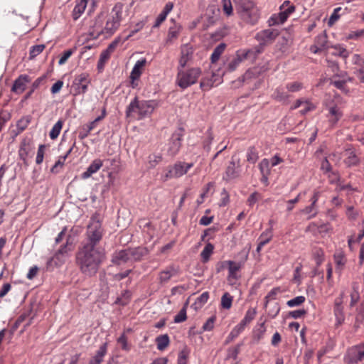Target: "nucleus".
<instances>
[{
	"label": "nucleus",
	"mask_w": 364,
	"mask_h": 364,
	"mask_svg": "<svg viewBox=\"0 0 364 364\" xmlns=\"http://www.w3.org/2000/svg\"><path fill=\"white\" fill-rule=\"evenodd\" d=\"M30 117L28 116L23 117L16 123V127L19 132H23L28 126L30 123Z\"/></svg>",
	"instance_id": "obj_49"
},
{
	"label": "nucleus",
	"mask_w": 364,
	"mask_h": 364,
	"mask_svg": "<svg viewBox=\"0 0 364 364\" xmlns=\"http://www.w3.org/2000/svg\"><path fill=\"white\" fill-rule=\"evenodd\" d=\"M122 18V6L115 5L110 14L107 16L105 25V38L112 36L120 26Z\"/></svg>",
	"instance_id": "obj_5"
},
{
	"label": "nucleus",
	"mask_w": 364,
	"mask_h": 364,
	"mask_svg": "<svg viewBox=\"0 0 364 364\" xmlns=\"http://www.w3.org/2000/svg\"><path fill=\"white\" fill-rule=\"evenodd\" d=\"M334 314L336 318L337 322L338 324L342 323L344 321V315H343V308L342 306H334Z\"/></svg>",
	"instance_id": "obj_51"
},
{
	"label": "nucleus",
	"mask_w": 364,
	"mask_h": 364,
	"mask_svg": "<svg viewBox=\"0 0 364 364\" xmlns=\"http://www.w3.org/2000/svg\"><path fill=\"white\" fill-rule=\"evenodd\" d=\"M179 269L174 265H169L161 271L159 275V280L161 284L167 283L173 277L178 274Z\"/></svg>",
	"instance_id": "obj_16"
},
{
	"label": "nucleus",
	"mask_w": 364,
	"mask_h": 364,
	"mask_svg": "<svg viewBox=\"0 0 364 364\" xmlns=\"http://www.w3.org/2000/svg\"><path fill=\"white\" fill-rule=\"evenodd\" d=\"M348 13V9L347 7L346 8H341L338 7L336 8L332 14L331 15L328 21V26H332L341 17V15H344Z\"/></svg>",
	"instance_id": "obj_25"
},
{
	"label": "nucleus",
	"mask_w": 364,
	"mask_h": 364,
	"mask_svg": "<svg viewBox=\"0 0 364 364\" xmlns=\"http://www.w3.org/2000/svg\"><path fill=\"white\" fill-rule=\"evenodd\" d=\"M313 256L318 266H319L324 259V252L320 248H315L314 250Z\"/></svg>",
	"instance_id": "obj_47"
},
{
	"label": "nucleus",
	"mask_w": 364,
	"mask_h": 364,
	"mask_svg": "<svg viewBox=\"0 0 364 364\" xmlns=\"http://www.w3.org/2000/svg\"><path fill=\"white\" fill-rule=\"evenodd\" d=\"M356 311L355 321L357 323H361L364 321V299L357 308Z\"/></svg>",
	"instance_id": "obj_46"
},
{
	"label": "nucleus",
	"mask_w": 364,
	"mask_h": 364,
	"mask_svg": "<svg viewBox=\"0 0 364 364\" xmlns=\"http://www.w3.org/2000/svg\"><path fill=\"white\" fill-rule=\"evenodd\" d=\"M112 262L116 265L130 262L127 249L115 252L112 256Z\"/></svg>",
	"instance_id": "obj_23"
},
{
	"label": "nucleus",
	"mask_w": 364,
	"mask_h": 364,
	"mask_svg": "<svg viewBox=\"0 0 364 364\" xmlns=\"http://www.w3.org/2000/svg\"><path fill=\"white\" fill-rule=\"evenodd\" d=\"M117 343L121 346L123 350L129 351L130 350V346L128 344L127 337L124 333L122 334L118 338Z\"/></svg>",
	"instance_id": "obj_53"
},
{
	"label": "nucleus",
	"mask_w": 364,
	"mask_h": 364,
	"mask_svg": "<svg viewBox=\"0 0 364 364\" xmlns=\"http://www.w3.org/2000/svg\"><path fill=\"white\" fill-rule=\"evenodd\" d=\"M65 256H59V258H55V255L50 258V259L47 262V267H50L54 264L55 266H60L65 262Z\"/></svg>",
	"instance_id": "obj_54"
},
{
	"label": "nucleus",
	"mask_w": 364,
	"mask_h": 364,
	"mask_svg": "<svg viewBox=\"0 0 364 364\" xmlns=\"http://www.w3.org/2000/svg\"><path fill=\"white\" fill-rule=\"evenodd\" d=\"M343 162L348 167H351L359 165L360 159L354 149L349 148L346 150V158Z\"/></svg>",
	"instance_id": "obj_20"
},
{
	"label": "nucleus",
	"mask_w": 364,
	"mask_h": 364,
	"mask_svg": "<svg viewBox=\"0 0 364 364\" xmlns=\"http://www.w3.org/2000/svg\"><path fill=\"white\" fill-rule=\"evenodd\" d=\"M233 297L228 292H225L221 298V306L225 309H229L232 306Z\"/></svg>",
	"instance_id": "obj_40"
},
{
	"label": "nucleus",
	"mask_w": 364,
	"mask_h": 364,
	"mask_svg": "<svg viewBox=\"0 0 364 364\" xmlns=\"http://www.w3.org/2000/svg\"><path fill=\"white\" fill-rule=\"evenodd\" d=\"M106 353L107 343H104L99 348L96 352V354L90 359L88 364H100L102 362L103 358Z\"/></svg>",
	"instance_id": "obj_26"
},
{
	"label": "nucleus",
	"mask_w": 364,
	"mask_h": 364,
	"mask_svg": "<svg viewBox=\"0 0 364 364\" xmlns=\"http://www.w3.org/2000/svg\"><path fill=\"white\" fill-rule=\"evenodd\" d=\"M159 107L156 100H138L135 97L129 105L126 110L127 117H134L138 120L151 115L154 109Z\"/></svg>",
	"instance_id": "obj_2"
},
{
	"label": "nucleus",
	"mask_w": 364,
	"mask_h": 364,
	"mask_svg": "<svg viewBox=\"0 0 364 364\" xmlns=\"http://www.w3.org/2000/svg\"><path fill=\"white\" fill-rule=\"evenodd\" d=\"M306 313H307L306 310L302 309L291 311L289 313V315L290 317L296 319V318H299L304 316L306 314Z\"/></svg>",
	"instance_id": "obj_63"
},
{
	"label": "nucleus",
	"mask_w": 364,
	"mask_h": 364,
	"mask_svg": "<svg viewBox=\"0 0 364 364\" xmlns=\"http://www.w3.org/2000/svg\"><path fill=\"white\" fill-rule=\"evenodd\" d=\"M90 82V78L87 74L83 73L77 75L73 81V87L75 92V95L85 93Z\"/></svg>",
	"instance_id": "obj_14"
},
{
	"label": "nucleus",
	"mask_w": 364,
	"mask_h": 364,
	"mask_svg": "<svg viewBox=\"0 0 364 364\" xmlns=\"http://www.w3.org/2000/svg\"><path fill=\"white\" fill-rule=\"evenodd\" d=\"M364 358V344L353 346L348 349L345 355V362L348 364H355Z\"/></svg>",
	"instance_id": "obj_11"
},
{
	"label": "nucleus",
	"mask_w": 364,
	"mask_h": 364,
	"mask_svg": "<svg viewBox=\"0 0 364 364\" xmlns=\"http://www.w3.org/2000/svg\"><path fill=\"white\" fill-rule=\"evenodd\" d=\"M193 166V163H186L182 161H177L173 165L168 167V171L165 175L166 179L178 178L182 177Z\"/></svg>",
	"instance_id": "obj_8"
},
{
	"label": "nucleus",
	"mask_w": 364,
	"mask_h": 364,
	"mask_svg": "<svg viewBox=\"0 0 364 364\" xmlns=\"http://www.w3.org/2000/svg\"><path fill=\"white\" fill-rule=\"evenodd\" d=\"M157 348L159 350H164L169 345V337L167 334L161 335L156 338Z\"/></svg>",
	"instance_id": "obj_31"
},
{
	"label": "nucleus",
	"mask_w": 364,
	"mask_h": 364,
	"mask_svg": "<svg viewBox=\"0 0 364 364\" xmlns=\"http://www.w3.org/2000/svg\"><path fill=\"white\" fill-rule=\"evenodd\" d=\"M235 9L242 18L252 24L257 20V13L254 11L255 3L251 0H233Z\"/></svg>",
	"instance_id": "obj_4"
},
{
	"label": "nucleus",
	"mask_w": 364,
	"mask_h": 364,
	"mask_svg": "<svg viewBox=\"0 0 364 364\" xmlns=\"http://www.w3.org/2000/svg\"><path fill=\"white\" fill-rule=\"evenodd\" d=\"M162 159L161 156L151 154L149 156V164L150 168L155 167Z\"/></svg>",
	"instance_id": "obj_59"
},
{
	"label": "nucleus",
	"mask_w": 364,
	"mask_h": 364,
	"mask_svg": "<svg viewBox=\"0 0 364 364\" xmlns=\"http://www.w3.org/2000/svg\"><path fill=\"white\" fill-rule=\"evenodd\" d=\"M141 75V70H132L129 79L130 84L133 88H135L138 86V81Z\"/></svg>",
	"instance_id": "obj_39"
},
{
	"label": "nucleus",
	"mask_w": 364,
	"mask_h": 364,
	"mask_svg": "<svg viewBox=\"0 0 364 364\" xmlns=\"http://www.w3.org/2000/svg\"><path fill=\"white\" fill-rule=\"evenodd\" d=\"M223 8L224 12L230 16L232 14V6L230 0H222Z\"/></svg>",
	"instance_id": "obj_61"
},
{
	"label": "nucleus",
	"mask_w": 364,
	"mask_h": 364,
	"mask_svg": "<svg viewBox=\"0 0 364 364\" xmlns=\"http://www.w3.org/2000/svg\"><path fill=\"white\" fill-rule=\"evenodd\" d=\"M341 97L336 95L333 99L326 102L325 105L326 117L331 129L335 127L338 121L343 117V112L341 107Z\"/></svg>",
	"instance_id": "obj_3"
},
{
	"label": "nucleus",
	"mask_w": 364,
	"mask_h": 364,
	"mask_svg": "<svg viewBox=\"0 0 364 364\" xmlns=\"http://www.w3.org/2000/svg\"><path fill=\"white\" fill-rule=\"evenodd\" d=\"M306 299L304 296H298L292 299L289 300L287 304L289 307H295L300 306L305 301Z\"/></svg>",
	"instance_id": "obj_50"
},
{
	"label": "nucleus",
	"mask_w": 364,
	"mask_h": 364,
	"mask_svg": "<svg viewBox=\"0 0 364 364\" xmlns=\"http://www.w3.org/2000/svg\"><path fill=\"white\" fill-rule=\"evenodd\" d=\"M104 259V252L92 245H83L77 255V262L81 272L90 277L97 272Z\"/></svg>",
	"instance_id": "obj_1"
},
{
	"label": "nucleus",
	"mask_w": 364,
	"mask_h": 364,
	"mask_svg": "<svg viewBox=\"0 0 364 364\" xmlns=\"http://www.w3.org/2000/svg\"><path fill=\"white\" fill-rule=\"evenodd\" d=\"M63 127V121L58 120L52 127L49 136L51 139H55L59 136Z\"/></svg>",
	"instance_id": "obj_38"
},
{
	"label": "nucleus",
	"mask_w": 364,
	"mask_h": 364,
	"mask_svg": "<svg viewBox=\"0 0 364 364\" xmlns=\"http://www.w3.org/2000/svg\"><path fill=\"white\" fill-rule=\"evenodd\" d=\"M258 166L263 177L267 180V175L269 173V161L264 159L260 161Z\"/></svg>",
	"instance_id": "obj_43"
},
{
	"label": "nucleus",
	"mask_w": 364,
	"mask_h": 364,
	"mask_svg": "<svg viewBox=\"0 0 364 364\" xmlns=\"http://www.w3.org/2000/svg\"><path fill=\"white\" fill-rule=\"evenodd\" d=\"M97 124L92 121L90 123L84 125L79 132V138L80 139H85L90 134V132L95 128Z\"/></svg>",
	"instance_id": "obj_34"
},
{
	"label": "nucleus",
	"mask_w": 364,
	"mask_h": 364,
	"mask_svg": "<svg viewBox=\"0 0 364 364\" xmlns=\"http://www.w3.org/2000/svg\"><path fill=\"white\" fill-rule=\"evenodd\" d=\"M73 146H71L64 156H60L58 160L55 162V165L52 167L51 171L53 173H58V167H62L64 164L65 161L68 158V155L71 153Z\"/></svg>",
	"instance_id": "obj_37"
},
{
	"label": "nucleus",
	"mask_w": 364,
	"mask_h": 364,
	"mask_svg": "<svg viewBox=\"0 0 364 364\" xmlns=\"http://www.w3.org/2000/svg\"><path fill=\"white\" fill-rule=\"evenodd\" d=\"M173 8V2H168L166 4L163 11L157 16L153 28H158L166 18L167 15L171 11Z\"/></svg>",
	"instance_id": "obj_24"
},
{
	"label": "nucleus",
	"mask_w": 364,
	"mask_h": 364,
	"mask_svg": "<svg viewBox=\"0 0 364 364\" xmlns=\"http://www.w3.org/2000/svg\"><path fill=\"white\" fill-rule=\"evenodd\" d=\"M272 238V230L269 228L263 232L259 237L258 242H260V245H267Z\"/></svg>",
	"instance_id": "obj_36"
},
{
	"label": "nucleus",
	"mask_w": 364,
	"mask_h": 364,
	"mask_svg": "<svg viewBox=\"0 0 364 364\" xmlns=\"http://www.w3.org/2000/svg\"><path fill=\"white\" fill-rule=\"evenodd\" d=\"M208 293L207 291L203 292L196 299L195 302L192 304V307L196 310L202 308V306L208 301Z\"/></svg>",
	"instance_id": "obj_33"
},
{
	"label": "nucleus",
	"mask_w": 364,
	"mask_h": 364,
	"mask_svg": "<svg viewBox=\"0 0 364 364\" xmlns=\"http://www.w3.org/2000/svg\"><path fill=\"white\" fill-rule=\"evenodd\" d=\"M259 156L256 149L253 146L250 147L247 152V160L251 164H255L258 160Z\"/></svg>",
	"instance_id": "obj_44"
},
{
	"label": "nucleus",
	"mask_w": 364,
	"mask_h": 364,
	"mask_svg": "<svg viewBox=\"0 0 364 364\" xmlns=\"http://www.w3.org/2000/svg\"><path fill=\"white\" fill-rule=\"evenodd\" d=\"M282 290L279 287H275L272 289L265 296L266 304L268 303L269 300H274L276 299V296L278 294L281 293Z\"/></svg>",
	"instance_id": "obj_57"
},
{
	"label": "nucleus",
	"mask_w": 364,
	"mask_h": 364,
	"mask_svg": "<svg viewBox=\"0 0 364 364\" xmlns=\"http://www.w3.org/2000/svg\"><path fill=\"white\" fill-rule=\"evenodd\" d=\"M239 176H240L239 162H237V164L234 160H232L226 168L225 175L223 176V179H225L226 181H229V180L236 178Z\"/></svg>",
	"instance_id": "obj_19"
},
{
	"label": "nucleus",
	"mask_w": 364,
	"mask_h": 364,
	"mask_svg": "<svg viewBox=\"0 0 364 364\" xmlns=\"http://www.w3.org/2000/svg\"><path fill=\"white\" fill-rule=\"evenodd\" d=\"M360 299V294L358 291V287L356 284H354L353 287V291L350 294V307H353Z\"/></svg>",
	"instance_id": "obj_45"
},
{
	"label": "nucleus",
	"mask_w": 364,
	"mask_h": 364,
	"mask_svg": "<svg viewBox=\"0 0 364 364\" xmlns=\"http://www.w3.org/2000/svg\"><path fill=\"white\" fill-rule=\"evenodd\" d=\"M260 53L261 50L258 49V48H255L254 50H239L237 52L236 58L230 63L229 68H232L237 65V62H241L244 60H252L255 58L256 55Z\"/></svg>",
	"instance_id": "obj_13"
},
{
	"label": "nucleus",
	"mask_w": 364,
	"mask_h": 364,
	"mask_svg": "<svg viewBox=\"0 0 364 364\" xmlns=\"http://www.w3.org/2000/svg\"><path fill=\"white\" fill-rule=\"evenodd\" d=\"M211 75V78L208 79L207 82H205V80L200 82L201 87L205 85L212 87L215 85H217L220 83V74L215 73V72L211 71L210 73H208V75Z\"/></svg>",
	"instance_id": "obj_30"
},
{
	"label": "nucleus",
	"mask_w": 364,
	"mask_h": 364,
	"mask_svg": "<svg viewBox=\"0 0 364 364\" xmlns=\"http://www.w3.org/2000/svg\"><path fill=\"white\" fill-rule=\"evenodd\" d=\"M45 148H46V146L43 144H41L38 146V151H37V156H36V162L37 164H41L43 161Z\"/></svg>",
	"instance_id": "obj_62"
},
{
	"label": "nucleus",
	"mask_w": 364,
	"mask_h": 364,
	"mask_svg": "<svg viewBox=\"0 0 364 364\" xmlns=\"http://www.w3.org/2000/svg\"><path fill=\"white\" fill-rule=\"evenodd\" d=\"M130 262H137L147 255L148 251L146 248L138 247L132 249H127Z\"/></svg>",
	"instance_id": "obj_22"
},
{
	"label": "nucleus",
	"mask_w": 364,
	"mask_h": 364,
	"mask_svg": "<svg viewBox=\"0 0 364 364\" xmlns=\"http://www.w3.org/2000/svg\"><path fill=\"white\" fill-rule=\"evenodd\" d=\"M335 263L336 264V271L341 273L346 263V259L343 252H337L333 256Z\"/></svg>",
	"instance_id": "obj_28"
},
{
	"label": "nucleus",
	"mask_w": 364,
	"mask_h": 364,
	"mask_svg": "<svg viewBox=\"0 0 364 364\" xmlns=\"http://www.w3.org/2000/svg\"><path fill=\"white\" fill-rule=\"evenodd\" d=\"M103 166V161L100 159H96L92 161L87 170L82 173V178L86 179L90 178L92 174L97 173Z\"/></svg>",
	"instance_id": "obj_21"
},
{
	"label": "nucleus",
	"mask_w": 364,
	"mask_h": 364,
	"mask_svg": "<svg viewBox=\"0 0 364 364\" xmlns=\"http://www.w3.org/2000/svg\"><path fill=\"white\" fill-rule=\"evenodd\" d=\"M215 321V316L210 317L203 324L202 328L204 331H210L213 329Z\"/></svg>",
	"instance_id": "obj_60"
},
{
	"label": "nucleus",
	"mask_w": 364,
	"mask_h": 364,
	"mask_svg": "<svg viewBox=\"0 0 364 364\" xmlns=\"http://www.w3.org/2000/svg\"><path fill=\"white\" fill-rule=\"evenodd\" d=\"M327 34L323 31L316 37L314 45L311 46L310 50L314 53L321 52L327 48Z\"/></svg>",
	"instance_id": "obj_17"
},
{
	"label": "nucleus",
	"mask_w": 364,
	"mask_h": 364,
	"mask_svg": "<svg viewBox=\"0 0 364 364\" xmlns=\"http://www.w3.org/2000/svg\"><path fill=\"white\" fill-rule=\"evenodd\" d=\"M28 152H29V147L26 144L21 145V146L20 147V149L18 151V155H19L21 159H22L24 162H26V159L28 156Z\"/></svg>",
	"instance_id": "obj_56"
},
{
	"label": "nucleus",
	"mask_w": 364,
	"mask_h": 364,
	"mask_svg": "<svg viewBox=\"0 0 364 364\" xmlns=\"http://www.w3.org/2000/svg\"><path fill=\"white\" fill-rule=\"evenodd\" d=\"M183 135L181 133H173L168 143L167 153L171 156H176L181 146Z\"/></svg>",
	"instance_id": "obj_15"
},
{
	"label": "nucleus",
	"mask_w": 364,
	"mask_h": 364,
	"mask_svg": "<svg viewBox=\"0 0 364 364\" xmlns=\"http://www.w3.org/2000/svg\"><path fill=\"white\" fill-rule=\"evenodd\" d=\"M278 36L279 31L276 29H265L261 31L255 36V38L259 43V46L256 48H258V49L262 51L266 45L272 43Z\"/></svg>",
	"instance_id": "obj_9"
},
{
	"label": "nucleus",
	"mask_w": 364,
	"mask_h": 364,
	"mask_svg": "<svg viewBox=\"0 0 364 364\" xmlns=\"http://www.w3.org/2000/svg\"><path fill=\"white\" fill-rule=\"evenodd\" d=\"M266 332V327L264 326V323H262L259 325L257 328H256L253 332L254 338L257 341H259L263 338L264 333Z\"/></svg>",
	"instance_id": "obj_42"
},
{
	"label": "nucleus",
	"mask_w": 364,
	"mask_h": 364,
	"mask_svg": "<svg viewBox=\"0 0 364 364\" xmlns=\"http://www.w3.org/2000/svg\"><path fill=\"white\" fill-rule=\"evenodd\" d=\"M287 18L288 16L282 11L279 12L277 16H273L271 17L269 21L272 23L270 25L284 23L287 21Z\"/></svg>",
	"instance_id": "obj_41"
},
{
	"label": "nucleus",
	"mask_w": 364,
	"mask_h": 364,
	"mask_svg": "<svg viewBox=\"0 0 364 364\" xmlns=\"http://www.w3.org/2000/svg\"><path fill=\"white\" fill-rule=\"evenodd\" d=\"M45 47L46 46L44 44H39L32 46L30 49V58H33L42 53Z\"/></svg>",
	"instance_id": "obj_52"
},
{
	"label": "nucleus",
	"mask_w": 364,
	"mask_h": 364,
	"mask_svg": "<svg viewBox=\"0 0 364 364\" xmlns=\"http://www.w3.org/2000/svg\"><path fill=\"white\" fill-rule=\"evenodd\" d=\"M90 3V0H79L73 11V18L74 20L79 18L80 15L84 12L87 4Z\"/></svg>",
	"instance_id": "obj_27"
},
{
	"label": "nucleus",
	"mask_w": 364,
	"mask_h": 364,
	"mask_svg": "<svg viewBox=\"0 0 364 364\" xmlns=\"http://www.w3.org/2000/svg\"><path fill=\"white\" fill-rule=\"evenodd\" d=\"M226 48V44L224 43H220L218 46H217L215 49L213 50V52L210 56V60L213 63L218 61L221 55V54L224 52L225 49Z\"/></svg>",
	"instance_id": "obj_32"
},
{
	"label": "nucleus",
	"mask_w": 364,
	"mask_h": 364,
	"mask_svg": "<svg viewBox=\"0 0 364 364\" xmlns=\"http://www.w3.org/2000/svg\"><path fill=\"white\" fill-rule=\"evenodd\" d=\"M87 235L88 242L85 245L97 247V243L101 240L103 235V229L100 220L96 216L92 217L87 227Z\"/></svg>",
	"instance_id": "obj_6"
},
{
	"label": "nucleus",
	"mask_w": 364,
	"mask_h": 364,
	"mask_svg": "<svg viewBox=\"0 0 364 364\" xmlns=\"http://www.w3.org/2000/svg\"><path fill=\"white\" fill-rule=\"evenodd\" d=\"M110 54L111 53L107 49L102 51L97 63V68H101L103 66V63L109 58Z\"/></svg>",
	"instance_id": "obj_58"
},
{
	"label": "nucleus",
	"mask_w": 364,
	"mask_h": 364,
	"mask_svg": "<svg viewBox=\"0 0 364 364\" xmlns=\"http://www.w3.org/2000/svg\"><path fill=\"white\" fill-rule=\"evenodd\" d=\"M28 82L27 76H21L16 79L12 87V90L16 92H22L26 88V84Z\"/></svg>",
	"instance_id": "obj_29"
},
{
	"label": "nucleus",
	"mask_w": 364,
	"mask_h": 364,
	"mask_svg": "<svg viewBox=\"0 0 364 364\" xmlns=\"http://www.w3.org/2000/svg\"><path fill=\"white\" fill-rule=\"evenodd\" d=\"M193 54V48L190 44H185L181 47L179 64L181 68H184L187 63L192 59Z\"/></svg>",
	"instance_id": "obj_18"
},
{
	"label": "nucleus",
	"mask_w": 364,
	"mask_h": 364,
	"mask_svg": "<svg viewBox=\"0 0 364 364\" xmlns=\"http://www.w3.org/2000/svg\"><path fill=\"white\" fill-rule=\"evenodd\" d=\"M364 237V230H363L358 235L357 237L354 238L353 237H350L348 240V246L350 249H352L353 244L355 242H359Z\"/></svg>",
	"instance_id": "obj_64"
},
{
	"label": "nucleus",
	"mask_w": 364,
	"mask_h": 364,
	"mask_svg": "<svg viewBox=\"0 0 364 364\" xmlns=\"http://www.w3.org/2000/svg\"><path fill=\"white\" fill-rule=\"evenodd\" d=\"M105 14L103 12H100L90 25L89 35L92 38H97L101 36H103V37L105 38V26H103Z\"/></svg>",
	"instance_id": "obj_10"
},
{
	"label": "nucleus",
	"mask_w": 364,
	"mask_h": 364,
	"mask_svg": "<svg viewBox=\"0 0 364 364\" xmlns=\"http://www.w3.org/2000/svg\"><path fill=\"white\" fill-rule=\"evenodd\" d=\"M225 263L228 265V281L230 284L234 285L240 278L239 272L243 266L244 262H235L234 261L228 260L226 261Z\"/></svg>",
	"instance_id": "obj_12"
},
{
	"label": "nucleus",
	"mask_w": 364,
	"mask_h": 364,
	"mask_svg": "<svg viewBox=\"0 0 364 364\" xmlns=\"http://www.w3.org/2000/svg\"><path fill=\"white\" fill-rule=\"evenodd\" d=\"M187 318L186 316V308L183 306L180 311L175 316L174 322L175 323H181L186 321Z\"/></svg>",
	"instance_id": "obj_55"
},
{
	"label": "nucleus",
	"mask_w": 364,
	"mask_h": 364,
	"mask_svg": "<svg viewBox=\"0 0 364 364\" xmlns=\"http://www.w3.org/2000/svg\"><path fill=\"white\" fill-rule=\"evenodd\" d=\"M256 314L257 311L255 309H249L241 321L246 325L249 324L254 319Z\"/></svg>",
	"instance_id": "obj_48"
},
{
	"label": "nucleus",
	"mask_w": 364,
	"mask_h": 364,
	"mask_svg": "<svg viewBox=\"0 0 364 364\" xmlns=\"http://www.w3.org/2000/svg\"><path fill=\"white\" fill-rule=\"evenodd\" d=\"M200 70H180L177 75V85L182 89L195 84L200 76Z\"/></svg>",
	"instance_id": "obj_7"
},
{
	"label": "nucleus",
	"mask_w": 364,
	"mask_h": 364,
	"mask_svg": "<svg viewBox=\"0 0 364 364\" xmlns=\"http://www.w3.org/2000/svg\"><path fill=\"white\" fill-rule=\"evenodd\" d=\"M214 247L211 243H208L200 253L203 262H206L209 260L210 255L213 252Z\"/></svg>",
	"instance_id": "obj_35"
}]
</instances>
